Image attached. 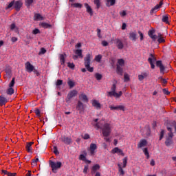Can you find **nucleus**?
Instances as JSON below:
<instances>
[{"label": "nucleus", "instance_id": "f257e3e1", "mask_svg": "<svg viewBox=\"0 0 176 176\" xmlns=\"http://www.w3.org/2000/svg\"><path fill=\"white\" fill-rule=\"evenodd\" d=\"M98 119H95L94 120L93 124L97 129H100L103 137H109L112 132V126L109 123L105 122L104 120H100L99 122Z\"/></svg>", "mask_w": 176, "mask_h": 176}, {"label": "nucleus", "instance_id": "f03ea898", "mask_svg": "<svg viewBox=\"0 0 176 176\" xmlns=\"http://www.w3.org/2000/svg\"><path fill=\"white\" fill-rule=\"evenodd\" d=\"M123 92L122 91L119 93L116 92V84H113L111 88V91L107 92V97H115V98H120Z\"/></svg>", "mask_w": 176, "mask_h": 176}, {"label": "nucleus", "instance_id": "7ed1b4c3", "mask_svg": "<svg viewBox=\"0 0 176 176\" xmlns=\"http://www.w3.org/2000/svg\"><path fill=\"white\" fill-rule=\"evenodd\" d=\"M91 58H93V56L88 54L84 59L85 68L89 71V72H93L94 71V69L90 67V61H91Z\"/></svg>", "mask_w": 176, "mask_h": 176}, {"label": "nucleus", "instance_id": "20e7f679", "mask_svg": "<svg viewBox=\"0 0 176 176\" xmlns=\"http://www.w3.org/2000/svg\"><path fill=\"white\" fill-rule=\"evenodd\" d=\"M50 166L52 168V173L56 174L57 170L61 168V166H63V163L60 162H54L53 161H50Z\"/></svg>", "mask_w": 176, "mask_h": 176}, {"label": "nucleus", "instance_id": "39448f33", "mask_svg": "<svg viewBox=\"0 0 176 176\" xmlns=\"http://www.w3.org/2000/svg\"><path fill=\"white\" fill-rule=\"evenodd\" d=\"M124 66V60L123 59H118L117 63V73L119 75H122L123 74V69L122 67Z\"/></svg>", "mask_w": 176, "mask_h": 176}, {"label": "nucleus", "instance_id": "423d86ee", "mask_svg": "<svg viewBox=\"0 0 176 176\" xmlns=\"http://www.w3.org/2000/svg\"><path fill=\"white\" fill-rule=\"evenodd\" d=\"M78 96V91L74 89L72 90L69 92L67 94V98H66V102H71V100L74 98V97H76Z\"/></svg>", "mask_w": 176, "mask_h": 176}, {"label": "nucleus", "instance_id": "0eeeda50", "mask_svg": "<svg viewBox=\"0 0 176 176\" xmlns=\"http://www.w3.org/2000/svg\"><path fill=\"white\" fill-rule=\"evenodd\" d=\"M25 67L27 71V72H36V69H35V67L31 64L30 62H26L25 63Z\"/></svg>", "mask_w": 176, "mask_h": 176}, {"label": "nucleus", "instance_id": "6e6552de", "mask_svg": "<svg viewBox=\"0 0 176 176\" xmlns=\"http://www.w3.org/2000/svg\"><path fill=\"white\" fill-rule=\"evenodd\" d=\"M111 111H126L124 105H116L111 104L109 106Z\"/></svg>", "mask_w": 176, "mask_h": 176}, {"label": "nucleus", "instance_id": "1a4fd4ad", "mask_svg": "<svg viewBox=\"0 0 176 176\" xmlns=\"http://www.w3.org/2000/svg\"><path fill=\"white\" fill-rule=\"evenodd\" d=\"M76 109L79 111V113H83V112H85V105L83 104V102L78 100Z\"/></svg>", "mask_w": 176, "mask_h": 176}, {"label": "nucleus", "instance_id": "9d476101", "mask_svg": "<svg viewBox=\"0 0 176 176\" xmlns=\"http://www.w3.org/2000/svg\"><path fill=\"white\" fill-rule=\"evenodd\" d=\"M114 43L116 46L120 50H122L124 47V45L123 44V41L120 40V38H115L113 40Z\"/></svg>", "mask_w": 176, "mask_h": 176}, {"label": "nucleus", "instance_id": "9b49d317", "mask_svg": "<svg viewBox=\"0 0 176 176\" xmlns=\"http://www.w3.org/2000/svg\"><path fill=\"white\" fill-rule=\"evenodd\" d=\"M96 150H97V144L91 143L90 144L89 148H88V151L89 152V155L91 156H94V153H96Z\"/></svg>", "mask_w": 176, "mask_h": 176}, {"label": "nucleus", "instance_id": "f8f14e48", "mask_svg": "<svg viewBox=\"0 0 176 176\" xmlns=\"http://www.w3.org/2000/svg\"><path fill=\"white\" fill-rule=\"evenodd\" d=\"M151 57L148 58V61L151 65L152 69H155V63H156V58L152 54H150Z\"/></svg>", "mask_w": 176, "mask_h": 176}, {"label": "nucleus", "instance_id": "ddd939ff", "mask_svg": "<svg viewBox=\"0 0 176 176\" xmlns=\"http://www.w3.org/2000/svg\"><path fill=\"white\" fill-rule=\"evenodd\" d=\"M60 141L64 142V144H66V145H70V144H72V139L66 136H62L60 138Z\"/></svg>", "mask_w": 176, "mask_h": 176}, {"label": "nucleus", "instance_id": "4468645a", "mask_svg": "<svg viewBox=\"0 0 176 176\" xmlns=\"http://www.w3.org/2000/svg\"><path fill=\"white\" fill-rule=\"evenodd\" d=\"M111 153H113V155H115V153H118L119 155L124 156V153H123V151L119 148V147H115L114 148H113L111 150Z\"/></svg>", "mask_w": 176, "mask_h": 176}, {"label": "nucleus", "instance_id": "2eb2a0df", "mask_svg": "<svg viewBox=\"0 0 176 176\" xmlns=\"http://www.w3.org/2000/svg\"><path fill=\"white\" fill-rule=\"evenodd\" d=\"M156 65L160 68L161 74H164V69H166V68L164 67V65H163L162 60L156 61Z\"/></svg>", "mask_w": 176, "mask_h": 176}, {"label": "nucleus", "instance_id": "dca6fc26", "mask_svg": "<svg viewBox=\"0 0 176 176\" xmlns=\"http://www.w3.org/2000/svg\"><path fill=\"white\" fill-rule=\"evenodd\" d=\"M92 106L96 109H101V104H100V102L97 100H92Z\"/></svg>", "mask_w": 176, "mask_h": 176}, {"label": "nucleus", "instance_id": "f3484780", "mask_svg": "<svg viewBox=\"0 0 176 176\" xmlns=\"http://www.w3.org/2000/svg\"><path fill=\"white\" fill-rule=\"evenodd\" d=\"M32 145H34V142H30L26 144V151L31 153L32 152Z\"/></svg>", "mask_w": 176, "mask_h": 176}, {"label": "nucleus", "instance_id": "a211bd4d", "mask_svg": "<svg viewBox=\"0 0 176 176\" xmlns=\"http://www.w3.org/2000/svg\"><path fill=\"white\" fill-rule=\"evenodd\" d=\"M129 39L135 42L137 41V33L135 32H131L129 33Z\"/></svg>", "mask_w": 176, "mask_h": 176}, {"label": "nucleus", "instance_id": "6ab92c4d", "mask_svg": "<svg viewBox=\"0 0 176 176\" xmlns=\"http://www.w3.org/2000/svg\"><path fill=\"white\" fill-rule=\"evenodd\" d=\"M79 99L81 101H83V102H89V98H87V96H86V94H81L79 96Z\"/></svg>", "mask_w": 176, "mask_h": 176}, {"label": "nucleus", "instance_id": "aec40b11", "mask_svg": "<svg viewBox=\"0 0 176 176\" xmlns=\"http://www.w3.org/2000/svg\"><path fill=\"white\" fill-rule=\"evenodd\" d=\"M146 144L148 142L145 139H142L140 141L139 144H138V148H144V146H146Z\"/></svg>", "mask_w": 176, "mask_h": 176}, {"label": "nucleus", "instance_id": "412c9836", "mask_svg": "<svg viewBox=\"0 0 176 176\" xmlns=\"http://www.w3.org/2000/svg\"><path fill=\"white\" fill-rule=\"evenodd\" d=\"M100 165L99 164H95L92 166L91 171L92 174H94L95 173H97V171H98V170H100Z\"/></svg>", "mask_w": 176, "mask_h": 176}, {"label": "nucleus", "instance_id": "4be33fe9", "mask_svg": "<svg viewBox=\"0 0 176 176\" xmlns=\"http://www.w3.org/2000/svg\"><path fill=\"white\" fill-rule=\"evenodd\" d=\"M116 3V0H106V6L110 8V6H113Z\"/></svg>", "mask_w": 176, "mask_h": 176}, {"label": "nucleus", "instance_id": "5701e85b", "mask_svg": "<svg viewBox=\"0 0 176 176\" xmlns=\"http://www.w3.org/2000/svg\"><path fill=\"white\" fill-rule=\"evenodd\" d=\"M85 6L87 9V13L91 16L93 14V9H91V7H90L87 3H85Z\"/></svg>", "mask_w": 176, "mask_h": 176}, {"label": "nucleus", "instance_id": "b1692460", "mask_svg": "<svg viewBox=\"0 0 176 176\" xmlns=\"http://www.w3.org/2000/svg\"><path fill=\"white\" fill-rule=\"evenodd\" d=\"M146 78H148V73H142L138 76L139 80L142 81L143 79H145Z\"/></svg>", "mask_w": 176, "mask_h": 176}, {"label": "nucleus", "instance_id": "393cba45", "mask_svg": "<svg viewBox=\"0 0 176 176\" xmlns=\"http://www.w3.org/2000/svg\"><path fill=\"white\" fill-rule=\"evenodd\" d=\"M8 102V99L3 96H0V107L5 105Z\"/></svg>", "mask_w": 176, "mask_h": 176}, {"label": "nucleus", "instance_id": "a878e982", "mask_svg": "<svg viewBox=\"0 0 176 176\" xmlns=\"http://www.w3.org/2000/svg\"><path fill=\"white\" fill-rule=\"evenodd\" d=\"M39 25L41 26L42 28H50L52 27V25L46 22H41Z\"/></svg>", "mask_w": 176, "mask_h": 176}, {"label": "nucleus", "instance_id": "bb28decb", "mask_svg": "<svg viewBox=\"0 0 176 176\" xmlns=\"http://www.w3.org/2000/svg\"><path fill=\"white\" fill-rule=\"evenodd\" d=\"M10 30L12 31H14V32H16V34H19V28L16 26V24L14 23L11 24Z\"/></svg>", "mask_w": 176, "mask_h": 176}, {"label": "nucleus", "instance_id": "cd10ccee", "mask_svg": "<svg viewBox=\"0 0 176 176\" xmlns=\"http://www.w3.org/2000/svg\"><path fill=\"white\" fill-rule=\"evenodd\" d=\"M21 6H23V3L20 1H16L15 2V9H16V10H20V8H21Z\"/></svg>", "mask_w": 176, "mask_h": 176}, {"label": "nucleus", "instance_id": "c85d7f7f", "mask_svg": "<svg viewBox=\"0 0 176 176\" xmlns=\"http://www.w3.org/2000/svg\"><path fill=\"white\" fill-rule=\"evenodd\" d=\"M67 85L70 87V89H72V87L75 86V81L72 80L70 78H68Z\"/></svg>", "mask_w": 176, "mask_h": 176}, {"label": "nucleus", "instance_id": "c756f323", "mask_svg": "<svg viewBox=\"0 0 176 176\" xmlns=\"http://www.w3.org/2000/svg\"><path fill=\"white\" fill-rule=\"evenodd\" d=\"M143 133L145 135H151V128H149V126H146L143 130Z\"/></svg>", "mask_w": 176, "mask_h": 176}, {"label": "nucleus", "instance_id": "7c9ffc66", "mask_svg": "<svg viewBox=\"0 0 176 176\" xmlns=\"http://www.w3.org/2000/svg\"><path fill=\"white\" fill-rule=\"evenodd\" d=\"M84 154H81L79 156V160H82V162H85L86 160V156H87V152L83 151Z\"/></svg>", "mask_w": 176, "mask_h": 176}, {"label": "nucleus", "instance_id": "2f4dec72", "mask_svg": "<svg viewBox=\"0 0 176 176\" xmlns=\"http://www.w3.org/2000/svg\"><path fill=\"white\" fill-rule=\"evenodd\" d=\"M34 3V0H25V5L27 8H30Z\"/></svg>", "mask_w": 176, "mask_h": 176}, {"label": "nucleus", "instance_id": "473e14b6", "mask_svg": "<svg viewBox=\"0 0 176 176\" xmlns=\"http://www.w3.org/2000/svg\"><path fill=\"white\" fill-rule=\"evenodd\" d=\"M75 54L78 56L80 58H83V55L82 54V50H74Z\"/></svg>", "mask_w": 176, "mask_h": 176}, {"label": "nucleus", "instance_id": "72a5a7b5", "mask_svg": "<svg viewBox=\"0 0 176 176\" xmlns=\"http://www.w3.org/2000/svg\"><path fill=\"white\" fill-rule=\"evenodd\" d=\"M157 42L160 43H164V42H166V40H164V38L162 36V34L160 33L158 34Z\"/></svg>", "mask_w": 176, "mask_h": 176}, {"label": "nucleus", "instance_id": "f704fd0d", "mask_svg": "<svg viewBox=\"0 0 176 176\" xmlns=\"http://www.w3.org/2000/svg\"><path fill=\"white\" fill-rule=\"evenodd\" d=\"M159 9H160V6L157 4L153 8L151 9V14H152L153 13H156Z\"/></svg>", "mask_w": 176, "mask_h": 176}, {"label": "nucleus", "instance_id": "c9c22d12", "mask_svg": "<svg viewBox=\"0 0 176 176\" xmlns=\"http://www.w3.org/2000/svg\"><path fill=\"white\" fill-rule=\"evenodd\" d=\"M60 64L63 65L65 63V54H60L59 56Z\"/></svg>", "mask_w": 176, "mask_h": 176}, {"label": "nucleus", "instance_id": "e433bc0d", "mask_svg": "<svg viewBox=\"0 0 176 176\" xmlns=\"http://www.w3.org/2000/svg\"><path fill=\"white\" fill-rule=\"evenodd\" d=\"M34 19L36 21L43 20V16L41 14H36L34 16Z\"/></svg>", "mask_w": 176, "mask_h": 176}, {"label": "nucleus", "instance_id": "4c0bfd02", "mask_svg": "<svg viewBox=\"0 0 176 176\" xmlns=\"http://www.w3.org/2000/svg\"><path fill=\"white\" fill-rule=\"evenodd\" d=\"M94 3L96 5V8L98 9L101 8V1L100 0H94Z\"/></svg>", "mask_w": 176, "mask_h": 176}, {"label": "nucleus", "instance_id": "58836bf2", "mask_svg": "<svg viewBox=\"0 0 176 176\" xmlns=\"http://www.w3.org/2000/svg\"><path fill=\"white\" fill-rule=\"evenodd\" d=\"M7 94H8L9 96H12V94H13L14 93V89H13V88L10 87L7 89L6 91Z\"/></svg>", "mask_w": 176, "mask_h": 176}, {"label": "nucleus", "instance_id": "ea45409f", "mask_svg": "<svg viewBox=\"0 0 176 176\" xmlns=\"http://www.w3.org/2000/svg\"><path fill=\"white\" fill-rule=\"evenodd\" d=\"M130 81V76L127 74H124V82H129Z\"/></svg>", "mask_w": 176, "mask_h": 176}, {"label": "nucleus", "instance_id": "a19ab883", "mask_svg": "<svg viewBox=\"0 0 176 176\" xmlns=\"http://www.w3.org/2000/svg\"><path fill=\"white\" fill-rule=\"evenodd\" d=\"M162 21L163 23H166V24H168V16L167 15L163 16Z\"/></svg>", "mask_w": 176, "mask_h": 176}, {"label": "nucleus", "instance_id": "79ce46f5", "mask_svg": "<svg viewBox=\"0 0 176 176\" xmlns=\"http://www.w3.org/2000/svg\"><path fill=\"white\" fill-rule=\"evenodd\" d=\"M171 142H172L171 139H170V138L166 139V140L165 142L166 146H170L171 145Z\"/></svg>", "mask_w": 176, "mask_h": 176}, {"label": "nucleus", "instance_id": "37998d69", "mask_svg": "<svg viewBox=\"0 0 176 176\" xmlns=\"http://www.w3.org/2000/svg\"><path fill=\"white\" fill-rule=\"evenodd\" d=\"M122 164H123V168H124V167H126V166H127V157H124L123 160H122Z\"/></svg>", "mask_w": 176, "mask_h": 176}, {"label": "nucleus", "instance_id": "c03bdc74", "mask_svg": "<svg viewBox=\"0 0 176 176\" xmlns=\"http://www.w3.org/2000/svg\"><path fill=\"white\" fill-rule=\"evenodd\" d=\"M143 152L145 155V156H146L147 159H149V153L148 152V148H144L143 149Z\"/></svg>", "mask_w": 176, "mask_h": 176}, {"label": "nucleus", "instance_id": "a18cd8bd", "mask_svg": "<svg viewBox=\"0 0 176 176\" xmlns=\"http://www.w3.org/2000/svg\"><path fill=\"white\" fill-rule=\"evenodd\" d=\"M101 58H102V56L101 55H98L95 57V60L97 61V63H100L101 61Z\"/></svg>", "mask_w": 176, "mask_h": 176}, {"label": "nucleus", "instance_id": "49530a36", "mask_svg": "<svg viewBox=\"0 0 176 176\" xmlns=\"http://www.w3.org/2000/svg\"><path fill=\"white\" fill-rule=\"evenodd\" d=\"M120 15L121 16V17H125V16H127V12H126V10L120 11Z\"/></svg>", "mask_w": 176, "mask_h": 176}, {"label": "nucleus", "instance_id": "de8ad7c7", "mask_svg": "<svg viewBox=\"0 0 176 176\" xmlns=\"http://www.w3.org/2000/svg\"><path fill=\"white\" fill-rule=\"evenodd\" d=\"M154 34H155V30H149L148 32V36H150V38H152Z\"/></svg>", "mask_w": 176, "mask_h": 176}, {"label": "nucleus", "instance_id": "09e8293b", "mask_svg": "<svg viewBox=\"0 0 176 176\" xmlns=\"http://www.w3.org/2000/svg\"><path fill=\"white\" fill-rule=\"evenodd\" d=\"M167 130L168 131H170V133H168L169 138H173V132H171V128L167 127Z\"/></svg>", "mask_w": 176, "mask_h": 176}, {"label": "nucleus", "instance_id": "8fccbe9b", "mask_svg": "<svg viewBox=\"0 0 176 176\" xmlns=\"http://www.w3.org/2000/svg\"><path fill=\"white\" fill-rule=\"evenodd\" d=\"M97 80H101L102 78V76L98 73L96 74L95 75Z\"/></svg>", "mask_w": 176, "mask_h": 176}, {"label": "nucleus", "instance_id": "3c124183", "mask_svg": "<svg viewBox=\"0 0 176 176\" xmlns=\"http://www.w3.org/2000/svg\"><path fill=\"white\" fill-rule=\"evenodd\" d=\"M82 138H83L84 140H89L90 138V135L87 133H85L82 135Z\"/></svg>", "mask_w": 176, "mask_h": 176}, {"label": "nucleus", "instance_id": "603ef678", "mask_svg": "<svg viewBox=\"0 0 176 176\" xmlns=\"http://www.w3.org/2000/svg\"><path fill=\"white\" fill-rule=\"evenodd\" d=\"M88 170H89V165L85 166L84 170H83L84 174H87Z\"/></svg>", "mask_w": 176, "mask_h": 176}, {"label": "nucleus", "instance_id": "864d4df0", "mask_svg": "<svg viewBox=\"0 0 176 176\" xmlns=\"http://www.w3.org/2000/svg\"><path fill=\"white\" fill-rule=\"evenodd\" d=\"M118 167L119 172L120 173V174H122V175H123V174H124V171L123 170V168H122V166L120 164H118Z\"/></svg>", "mask_w": 176, "mask_h": 176}, {"label": "nucleus", "instance_id": "5fc2aeb1", "mask_svg": "<svg viewBox=\"0 0 176 176\" xmlns=\"http://www.w3.org/2000/svg\"><path fill=\"white\" fill-rule=\"evenodd\" d=\"M73 6H74V8H79L80 9L82 8V4L76 3L73 4Z\"/></svg>", "mask_w": 176, "mask_h": 176}, {"label": "nucleus", "instance_id": "6e6d98bb", "mask_svg": "<svg viewBox=\"0 0 176 176\" xmlns=\"http://www.w3.org/2000/svg\"><path fill=\"white\" fill-rule=\"evenodd\" d=\"M14 86V78H13L9 84V87H13Z\"/></svg>", "mask_w": 176, "mask_h": 176}, {"label": "nucleus", "instance_id": "4d7b16f0", "mask_svg": "<svg viewBox=\"0 0 176 176\" xmlns=\"http://www.w3.org/2000/svg\"><path fill=\"white\" fill-rule=\"evenodd\" d=\"M41 32V31L39 30V29H34L32 31V34H34V35H36V34H39Z\"/></svg>", "mask_w": 176, "mask_h": 176}, {"label": "nucleus", "instance_id": "13d9d810", "mask_svg": "<svg viewBox=\"0 0 176 176\" xmlns=\"http://www.w3.org/2000/svg\"><path fill=\"white\" fill-rule=\"evenodd\" d=\"M97 35H98V38H100V39H101V38H102V36H101V30L97 29Z\"/></svg>", "mask_w": 176, "mask_h": 176}, {"label": "nucleus", "instance_id": "bf43d9fd", "mask_svg": "<svg viewBox=\"0 0 176 176\" xmlns=\"http://www.w3.org/2000/svg\"><path fill=\"white\" fill-rule=\"evenodd\" d=\"M163 137H164V131L162 130L160 136V141L163 139Z\"/></svg>", "mask_w": 176, "mask_h": 176}, {"label": "nucleus", "instance_id": "052dcab7", "mask_svg": "<svg viewBox=\"0 0 176 176\" xmlns=\"http://www.w3.org/2000/svg\"><path fill=\"white\" fill-rule=\"evenodd\" d=\"M45 53H46V50L45 48H41L38 54H45Z\"/></svg>", "mask_w": 176, "mask_h": 176}, {"label": "nucleus", "instance_id": "680f3d73", "mask_svg": "<svg viewBox=\"0 0 176 176\" xmlns=\"http://www.w3.org/2000/svg\"><path fill=\"white\" fill-rule=\"evenodd\" d=\"M69 68H71L72 69H74L75 68V65L74 63H68Z\"/></svg>", "mask_w": 176, "mask_h": 176}, {"label": "nucleus", "instance_id": "e2e57ef3", "mask_svg": "<svg viewBox=\"0 0 176 176\" xmlns=\"http://www.w3.org/2000/svg\"><path fill=\"white\" fill-rule=\"evenodd\" d=\"M14 5V1H12L11 3H10L8 4V6L6 8V9H10V8H12V6H13Z\"/></svg>", "mask_w": 176, "mask_h": 176}, {"label": "nucleus", "instance_id": "0e129e2a", "mask_svg": "<svg viewBox=\"0 0 176 176\" xmlns=\"http://www.w3.org/2000/svg\"><path fill=\"white\" fill-rule=\"evenodd\" d=\"M39 161L38 158H36V160H33L32 165V166H36V162H38Z\"/></svg>", "mask_w": 176, "mask_h": 176}, {"label": "nucleus", "instance_id": "69168bd1", "mask_svg": "<svg viewBox=\"0 0 176 176\" xmlns=\"http://www.w3.org/2000/svg\"><path fill=\"white\" fill-rule=\"evenodd\" d=\"M61 85H63V80H58L56 82V86H61Z\"/></svg>", "mask_w": 176, "mask_h": 176}, {"label": "nucleus", "instance_id": "338daca9", "mask_svg": "<svg viewBox=\"0 0 176 176\" xmlns=\"http://www.w3.org/2000/svg\"><path fill=\"white\" fill-rule=\"evenodd\" d=\"M151 39H153V41H156L157 39H158V38H159V36H157V35H155V34H154L152 37H151Z\"/></svg>", "mask_w": 176, "mask_h": 176}, {"label": "nucleus", "instance_id": "774afa93", "mask_svg": "<svg viewBox=\"0 0 176 176\" xmlns=\"http://www.w3.org/2000/svg\"><path fill=\"white\" fill-rule=\"evenodd\" d=\"M102 46H108V42L103 41H102Z\"/></svg>", "mask_w": 176, "mask_h": 176}]
</instances>
